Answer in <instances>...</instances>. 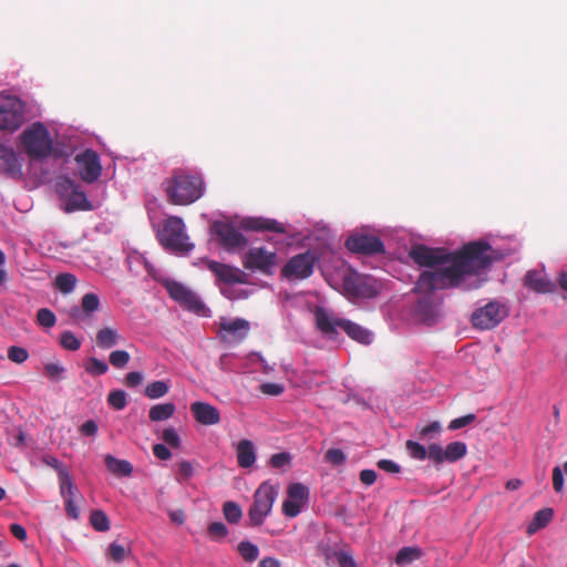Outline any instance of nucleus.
<instances>
[{
	"label": "nucleus",
	"instance_id": "nucleus-1",
	"mask_svg": "<svg viewBox=\"0 0 567 567\" xmlns=\"http://www.w3.org/2000/svg\"><path fill=\"white\" fill-rule=\"evenodd\" d=\"M494 259V250L488 243L471 241L456 251L449 264L421 272L413 291L430 296L435 290L458 287L466 276L476 275L486 269Z\"/></svg>",
	"mask_w": 567,
	"mask_h": 567
},
{
	"label": "nucleus",
	"instance_id": "nucleus-2",
	"mask_svg": "<svg viewBox=\"0 0 567 567\" xmlns=\"http://www.w3.org/2000/svg\"><path fill=\"white\" fill-rule=\"evenodd\" d=\"M167 202L175 206H187L198 200L204 194V179L197 173L174 169L163 182Z\"/></svg>",
	"mask_w": 567,
	"mask_h": 567
},
{
	"label": "nucleus",
	"instance_id": "nucleus-3",
	"mask_svg": "<svg viewBox=\"0 0 567 567\" xmlns=\"http://www.w3.org/2000/svg\"><path fill=\"white\" fill-rule=\"evenodd\" d=\"M158 243L168 251L187 255L194 249L186 234V227L183 219L178 216H168L165 218L156 234Z\"/></svg>",
	"mask_w": 567,
	"mask_h": 567
},
{
	"label": "nucleus",
	"instance_id": "nucleus-4",
	"mask_svg": "<svg viewBox=\"0 0 567 567\" xmlns=\"http://www.w3.org/2000/svg\"><path fill=\"white\" fill-rule=\"evenodd\" d=\"M27 154L32 158H45L52 153V141L44 124L33 123L20 135Z\"/></svg>",
	"mask_w": 567,
	"mask_h": 567
},
{
	"label": "nucleus",
	"instance_id": "nucleus-5",
	"mask_svg": "<svg viewBox=\"0 0 567 567\" xmlns=\"http://www.w3.org/2000/svg\"><path fill=\"white\" fill-rule=\"evenodd\" d=\"M340 291L350 300L358 298H373L378 295V288L373 285L371 278L361 276L351 268L341 272Z\"/></svg>",
	"mask_w": 567,
	"mask_h": 567
},
{
	"label": "nucleus",
	"instance_id": "nucleus-6",
	"mask_svg": "<svg viewBox=\"0 0 567 567\" xmlns=\"http://www.w3.org/2000/svg\"><path fill=\"white\" fill-rule=\"evenodd\" d=\"M277 491L268 483H262L254 494V502L248 511L250 526H260L270 514Z\"/></svg>",
	"mask_w": 567,
	"mask_h": 567
},
{
	"label": "nucleus",
	"instance_id": "nucleus-7",
	"mask_svg": "<svg viewBox=\"0 0 567 567\" xmlns=\"http://www.w3.org/2000/svg\"><path fill=\"white\" fill-rule=\"evenodd\" d=\"M24 122V103L11 95H0V130L14 132Z\"/></svg>",
	"mask_w": 567,
	"mask_h": 567
},
{
	"label": "nucleus",
	"instance_id": "nucleus-8",
	"mask_svg": "<svg viewBox=\"0 0 567 567\" xmlns=\"http://www.w3.org/2000/svg\"><path fill=\"white\" fill-rule=\"evenodd\" d=\"M278 255L275 250H268L265 247H251L243 257V266L250 271H258L270 276L277 266Z\"/></svg>",
	"mask_w": 567,
	"mask_h": 567
},
{
	"label": "nucleus",
	"instance_id": "nucleus-9",
	"mask_svg": "<svg viewBox=\"0 0 567 567\" xmlns=\"http://www.w3.org/2000/svg\"><path fill=\"white\" fill-rule=\"evenodd\" d=\"M507 315L508 310L506 306L493 300L477 308L471 316V322L476 329L489 330L497 327Z\"/></svg>",
	"mask_w": 567,
	"mask_h": 567
},
{
	"label": "nucleus",
	"instance_id": "nucleus-10",
	"mask_svg": "<svg viewBox=\"0 0 567 567\" xmlns=\"http://www.w3.org/2000/svg\"><path fill=\"white\" fill-rule=\"evenodd\" d=\"M409 256L416 265L430 269L449 264L452 258H454V254L446 252L444 249L440 248H430L425 245L412 247Z\"/></svg>",
	"mask_w": 567,
	"mask_h": 567
},
{
	"label": "nucleus",
	"instance_id": "nucleus-11",
	"mask_svg": "<svg viewBox=\"0 0 567 567\" xmlns=\"http://www.w3.org/2000/svg\"><path fill=\"white\" fill-rule=\"evenodd\" d=\"M163 285L166 288L169 297L185 309L195 313H200L205 309V305L202 302L198 296L186 288L184 285L169 279H166Z\"/></svg>",
	"mask_w": 567,
	"mask_h": 567
},
{
	"label": "nucleus",
	"instance_id": "nucleus-12",
	"mask_svg": "<svg viewBox=\"0 0 567 567\" xmlns=\"http://www.w3.org/2000/svg\"><path fill=\"white\" fill-rule=\"evenodd\" d=\"M212 231L226 250L241 249L248 244V239L230 223L216 220Z\"/></svg>",
	"mask_w": 567,
	"mask_h": 567
},
{
	"label": "nucleus",
	"instance_id": "nucleus-13",
	"mask_svg": "<svg viewBox=\"0 0 567 567\" xmlns=\"http://www.w3.org/2000/svg\"><path fill=\"white\" fill-rule=\"evenodd\" d=\"M467 454V445L464 442L455 441L445 447L437 443L430 444V461L439 466L444 462L455 463Z\"/></svg>",
	"mask_w": 567,
	"mask_h": 567
},
{
	"label": "nucleus",
	"instance_id": "nucleus-14",
	"mask_svg": "<svg viewBox=\"0 0 567 567\" xmlns=\"http://www.w3.org/2000/svg\"><path fill=\"white\" fill-rule=\"evenodd\" d=\"M317 258L311 251H306L291 257L282 268V275L288 279H306L313 272Z\"/></svg>",
	"mask_w": 567,
	"mask_h": 567
},
{
	"label": "nucleus",
	"instance_id": "nucleus-15",
	"mask_svg": "<svg viewBox=\"0 0 567 567\" xmlns=\"http://www.w3.org/2000/svg\"><path fill=\"white\" fill-rule=\"evenodd\" d=\"M74 159L78 164L79 174L83 182L91 184L100 177L102 166L96 152L85 150L78 154Z\"/></svg>",
	"mask_w": 567,
	"mask_h": 567
},
{
	"label": "nucleus",
	"instance_id": "nucleus-16",
	"mask_svg": "<svg viewBox=\"0 0 567 567\" xmlns=\"http://www.w3.org/2000/svg\"><path fill=\"white\" fill-rule=\"evenodd\" d=\"M206 268L212 271L217 281L226 285L247 284V275L239 268L218 262L216 260H205Z\"/></svg>",
	"mask_w": 567,
	"mask_h": 567
},
{
	"label": "nucleus",
	"instance_id": "nucleus-17",
	"mask_svg": "<svg viewBox=\"0 0 567 567\" xmlns=\"http://www.w3.org/2000/svg\"><path fill=\"white\" fill-rule=\"evenodd\" d=\"M346 247L357 254L375 255L384 251V245L377 236L352 235L346 240Z\"/></svg>",
	"mask_w": 567,
	"mask_h": 567
},
{
	"label": "nucleus",
	"instance_id": "nucleus-18",
	"mask_svg": "<svg viewBox=\"0 0 567 567\" xmlns=\"http://www.w3.org/2000/svg\"><path fill=\"white\" fill-rule=\"evenodd\" d=\"M221 339L226 342H241L249 332L250 323L246 319H221L219 323Z\"/></svg>",
	"mask_w": 567,
	"mask_h": 567
},
{
	"label": "nucleus",
	"instance_id": "nucleus-19",
	"mask_svg": "<svg viewBox=\"0 0 567 567\" xmlns=\"http://www.w3.org/2000/svg\"><path fill=\"white\" fill-rule=\"evenodd\" d=\"M524 286L536 293H551L556 284L551 281L544 270H528L524 277Z\"/></svg>",
	"mask_w": 567,
	"mask_h": 567
},
{
	"label": "nucleus",
	"instance_id": "nucleus-20",
	"mask_svg": "<svg viewBox=\"0 0 567 567\" xmlns=\"http://www.w3.org/2000/svg\"><path fill=\"white\" fill-rule=\"evenodd\" d=\"M0 173L12 178H20L22 175V165L17 153L12 147L0 143Z\"/></svg>",
	"mask_w": 567,
	"mask_h": 567
},
{
	"label": "nucleus",
	"instance_id": "nucleus-21",
	"mask_svg": "<svg viewBox=\"0 0 567 567\" xmlns=\"http://www.w3.org/2000/svg\"><path fill=\"white\" fill-rule=\"evenodd\" d=\"M316 326L323 334L333 338L338 334V328H342L344 319L333 317L327 309L317 307L315 310Z\"/></svg>",
	"mask_w": 567,
	"mask_h": 567
},
{
	"label": "nucleus",
	"instance_id": "nucleus-22",
	"mask_svg": "<svg viewBox=\"0 0 567 567\" xmlns=\"http://www.w3.org/2000/svg\"><path fill=\"white\" fill-rule=\"evenodd\" d=\"M243 228L251 231H272L276 234H286L287 229L284 224L272 218L266 217H247L241 221Z\"/></svg>",
	"mask_w": 567,
	"mask_h": 567
},
{
	"label": "nucleus",
	"instance_id": "nucleus-23",
	"mask_svg": "<svg viewBox=\"0 0 567 567\" xmlns=\"http://www.w3.org/2000/svg\"><path fill=\"white\" fill-rule=\"evenodd\" d=\"M190 412L195 420L203 425H215L220 422L219 411L212 404L196 401L190 404Z\"/></svg>",
	"mask_w": 567,
	"mask_h": 567
},
{
	"label": "nucleus",
	"instance_id": "nucleus-24",
	"mask_svg": "<svg viewBox=\"0 0 567 567\" xmlns=\"http://www.w3.org/2000/svg\"><path fill=\"white\" fill-rule=\"evenodd\" d=\"M65 190H70L71 194L66 200L65 209L68 212L73 210H86L91 208V205L86 198L84 192L79 190L78 186L70 179H65L61 185Z\"/></svg>",
	"mask_w": 567,
	"mask_h": 567
},
{
	"label": "nucleus",
	"instance_id": "nucleus-25",
	"mask_svg": "<svg viewBox=\"0 0 567 567\" xmlns=\"http://www.w3.org/2000/svg\"><path fill=\"white\" fill-rule=\"evenodd\" d=\"M100 308V298L96 293L89 292L85 293L81 299V307H73L70 310V317L73 320L80 321L84 317L91 316L93 312L97 311Z\"/></svg>",
	"mask_w": 567,
	"mask_h": 567
},
{
	"label": "nucleus",
	"instance_id": "nucleus-26",
	"mask_svg": "<svg viewBox=\"0 0 567 567\" xmlns=\"http://www.w3.org/2000/svg\"><path fill=\"white\" fill-rule=\"evenodd\" d=\"M352 340L358 341L362 344H370L372 341V334L365 328L354 323L350 320L344 319L341 328Z\"/></svg>",
	"mask_w": 567,
	"mask_h": 567
},
{
	"label": "nucleus",
	"instance_id": "nucleus-27",
	"mask_svg": "<svg viewBox=\"0 0 567 567\" xmlns=\"http://www.w3.org/2000/svg\"><path fill=\"white\" fill-rule=\"evenodd\" d=\"M122 340V336L115 328L104 327L96 332L95 342L100 349H111Z\"/></svg>",
	"mask_w": 567,
	"mask_h": 567
},
{
	"label": "nucleus",
	"instance_id": "nucleus-28",
	"mask_svg": "<svg viewBox=\"0 0 567 567\" xmlns=\"http://www.w3.org/2000/svg\"><path fill=\"white\" fill-rule=\"evenodd\" d=\"M238 465L243 468L252 466L256 461L254 444L249 440H243L237 446Z\"/></svg>",
	"mask_w": 567,
	"mask_h": 567
},
{
	"label": "nucleus",
	"instance_id": "nucleus-29",
	"mask_svg": "<svg viewBox=\"0 0 567 567\" xmlns=\"http://www.w3.org/2000/svg\"><path fill=\"white\" fill-rule=\"evenodd\" d=\"M104 461L107 470L117 476H130L133 472V466L128 461L118 460L112 455H106Z\"/></svg>",
	"mask_w": 567,
	"mask_h": 567
},
{
	"label": "nucleus",
	"instance_id": "nucleus-30",
	"mask_svg": "<svg viewBox=\"0 0 567 567\" xmlns=\"http://www.w3.org/2000/svg\"><path fill=\"white\" fill-rule=\"evenodd\" d=\"M175 410V404L171 402L155 404L150 409L148 417L153 422L165 421L174 415Z\"/></svg>",
	"mask_w": 567,
	"mask_h": 567
},
{
	"label": "nucleus",
	"instance_id": "nucleus-31",
	"mask_svg": "<svg viewBox=\"0 0 567 567\" xmlns=\"http://www.w3.org/2000/svg\"><path fill=\"white\" fill-rule=\"evenodd\" d=\"M554 512L551 508H543L537 511L533 520L527 526V533L533 534L537 529L545 527L551 520Z\"/></svg>",
	"mask_w": 567,
	"mask_h": 567
},
{
	"label": "nucleus",
	"instance_id": "nucleus-32",
	"mask_svg": "<svg viewBox=\"0 0 567 567\" xmlns=\"http://www.w3.org/2000/svg\"><path fill=\"white\" fill-rule=\"evenodd\" d=\"M422 550L419 547H403L401 548L395 557V563L399 566H405L412 561L421 558Z\"/></svg>",
	"mask_w": 567,
	"mask_h": 567
},
{
	"label": "nucleus",
	"instance_id": "nucleus-33",
	"mask_svg": "<svg viewBox=\"0 0 567 567\" xmlns=\"http://www.w3.org/2000/svg\"><path fill=\"white\" fill-rule=\"evenodd\" d=\"M168 383L166 381L158 380L148 383L144 390V394L151 400H156L166 395L168 393Z\"/></svg>",
	"mask_w": 567,
	"mask_h": 567
},
{
	"label": "nucleus",
	"instance_id": "nucleus-34",
	"mask_svg": "<svg viewBox=\"0 0 567 567\" xmlns=\"http://www.w3.org/2000/svg\"><path fill=\"white\" fill-rule=\"evenodd\" d=\"M405 449L409 453V455L417 461H424L425 458L430 460V445L425 447L424 445L420 444L419 442L408 440L405 442Z\"/></svg>",
	"mask_w": 567,
	"mask_h": 567
},
{
	"label": "nucleus",
	"instance_id": "nucleus-35",
	"mask_svg": "<svg viewBox=\"0 0 567 567\" xmlns=\"http://www.w3.org/2000/svg\"><path fill=\"white\" fill-rule=\"evenodd\" d=\"M288 497L306 505L309 498L308 487L301 483H292L287 489Z\"/></svg>",
	"mask_w": 567,
	"mask_h": 567
},
{
	"label": "nucleus",
	"instance_id": "nucleus-36",
	"mask_svg": "<svg viewBox=\"0 0 567 567\" xmlns=\"http://www.w3.org/2000/svg\"><path fill=\"white\" fill-rule=\"evenodd\" d=\"M76 277L70 272L60 274L55 278V287L62 293H70L76 285Z\"/></svg>",
	"mask_w": 567,
	"mask_h": 567
},
{
	"label": "nucleus",
	"instance_id": "nucleus-37",
	"mask_svg": "<svg viewBox=\"0 0 567 567\" xmlns=\"http://www.w3.org/2000/svg\"><path fill=\"white\" fill-rule=\"evenodd\" d=\"M58 476L60 482V493L62 497H66L69 495L75 496L78 493V488L74 486L68 470L60 471V474H58Z\"/></svg>",
	"mask_w": 567,
	"mask_h": 567
},
{
	"label": "nucleus",
	"instance_id": "nucleus-38",
	"mask_svg": "<svg viewBox=\"0 0 567 567\" xmlns=\"http://www.w3.org/2000/svg\"><path fill=\"white\" fill-rule=\"evenodd\" d=\"M90 524L97 532H106L110 529V519L101 509H95L91 513Z\"/></svg>",
	"mask_w": 567,
	"mask_h": 567
},
{
	"label": "nucleus",
	"instance_id": "nucleus-39",
	"mask_svg": "<svg viewBox=\"0 0 567 567\" xmlns=\"http://www.w3.org/2000/svg\"><path fill=\"white\" fill-rule=\"evenodd\" d=\"M237 549L245 561L252 563L258 558V547L248 540L240 542Z\"/></svg>",
	"mask_w": 567,
	"mask_h": 567
},
{
	"label": "nucleus",
	"instance_id": "nucleus-40",
	"mask_svg": "<svg viewBox=\"0 0 567 567\" xmlns=\"http://www.w3.org/2000/svg\"><path fill=\"white\" fill-rule=\"evenodd\" d=\"M223 514L226 518V520L230 524H237L241 517L243 512L239 505L235 502H226L223 505Z\"/></svg>",
	"mask_w": 567,
	"mask_h": 567
},
{
	"label": "nucleus",
	"instance_id": "nucleus-41",
	"mask_svg": "<svg viewBox=\"0 0 567 567\" xmlns=\"http://www.w3.org/2000/svg\"><path fill=\"white\" fill-rule=\"evenodd\" d=\"M85 371L92 377H99L105 374L109 371V365L106 362L91 357L85 363Z\"/></svg>",
	"mask_w": 567,
	"mask_h": 567
},
{
	"label": "nucleus",
	"instance_id": "nucleus-42",
	"mask_svg": "<svg viewBox=\"0 0 567 567\" xmlns=\"http://www.w3.org/2000/svg\"><path fill=\"white\" fill-rule=\"evenodd\" d=\"M107 403L113 409L121 411L127 404V395L123 390H113L107 395Z\"/></svg>",
	"mask_w": 567,
	"mask_h": 567
},
{
	"label": "nucleus",
	"instance_id": "nucleus-43",
	"mask_svg": "<svg viewBox=\"0 0 567 567\" xmlns=\"http://www.w3.org/2000/svg\"><path fill=\"white\" fill-rule=\"evenodd\" d=\"M131 360V355L125 350H114L109 355V361L115 369H123Z\"/></svg>",
	"mask_w": 567,
	"mask_h": 567
},
{
	"label": "nucleus",
	"instance_id": "nucleus-44",
	"mask_svg": "<svg viewBox=\"0 0 567 567\" xmlns=\"http://www.w3.org/2000/svg\"><path fill=\"white\" fill-rule=\"evenodd\" d=\"M37 322L44 328H52L56 322V318L50 309L41 308L37 312Z\"/></svg>",
	"mask_w": 567,
	"mask_h": 567
},
{
	"label": "nucleus",
	"instance_id": "nucleus-45",
	"mask_svg": "<svg viewBox=\"0 0 567 567\" xmlns=\"http://www.w3.org/2000/svg\"><path fill=\"white\" fill-rule=\"evenodd\" d=\"M60 343L65 350L76 351L81 347V341L71 331H64L60 337Z\"/></svg>",
	"mask_w": 567,
	"mask_h": 567
},
{
	"label": "nucleus",
	"instance_id": "nucleus-46",
	"mask_svg": "<svg viewBox=\"0 0 567 567\" xmlns=\"http://www.w3.org/2000/svg\"><path fill=\"white\" fill-rule=\"evenodd\" d=\"M127 553L123 545L112 543L107 549V557L115 563H121L125 559Z\"/></svg>",
	"mask_w": 567,
	"mask_h": 567
},
{
	"label": "nucleus",
	"instance_id": "nucleus-47",
	"mask_svg": "<svg viewBox=\"0 0 567 567\" xmlns=\"http://www.w3.org/2000/svg\"><path fill=\"white\" fill-rule=\"evenodd\" d=\"M8 358L10 361L21 364L25 362L29 358V353L27 349L18 346H11L8 349Z\"/></svg>",
	"mask_w": 567,
	"mask_h": 567
},
{
	"label": "nucleus",
	"instance_id": "nucleus-48",
	"mask_svg": "<svg viewBox=\"0 0 567 567\" xmlns=\"http://www.w3.org/2000/svg\"><path fill=\"white\" fill-rule=\"evenodd\" d=\"M208 535L213 540H219L227 536L228 529L226 525L221 522H214L208 525L207 528Z\"/></svg>",
	"mask_w": 567,
	"mask_h": 567
},
{
	"label": "nucleus",
	"instance_id": "nucleus-49",
	"mask_svg": "<svg viewBox=\"0 0 567 567\" xmlns=\"http://www.w3.org/2000/svg\"><path fill=\"white\" fill-rule=\"evenodd\" d=\"M442 431L441 423L439 421H433L430 424L423 426L419 430L420 439H433L439 435Z\"/></svg>",
	"mask_w": 567,
	"mask_h": 567
},
{
	"label": "nucleus",
	"instance_id": "nucleus-50",
	"mask_svg": "<svg viewBox=\"0 0 567 567\" xmlns=\"http://www.w3.org/2000/svg\"><path fill=\"white\" fill-rule=\"evenodd\" d=\"M194 475L193 464L188 461H182L178 464V472L176 476V481L182 483L184 481L189 480Z\"/></svg>",
	"mask_w": 567,
	"mask_h": 567
},
{
	"label": "nucleus",
	"instance_id": "nucleus-51",
	"mask_svg": "<svg viewBox=\"0 0 567 567\" xmlns=\"http://www.w3.org/2000/svg\"><path fill=\"white\" fill-rule=\"evenodd\" d=\"M303 506V504H299L297 501L288 497L282 504V512L288 517H296Z\"/></svg>",
	"mask_w": 567,
	"mask_h": 567
},
{
	"label": "nucleus",
	"instance_id": "nucleus-52",
	"mask_svg": "<svg viewBox=\"0 0 567 567\" xmlns=\"http://www.w3.org/2000/svg\"><path fill=\"white\" fill-rule=\"evenodd\" d=\"M475 419H476L475 414H466L461 417H456V419L452 420L447 427L451 431H456L464 426L470 425L471 423H473L475 421Z\"/></svg>",
	"mask_w": 567,
	"mask_h": 567
},
{
	"label": "nucleus",
	"instance_id": "nucleus-53",
	"mask_svg": "<svg viewBox=\"0 0 567 567\" xmlns=\"http://www.w3.org/2000/svg\"><path fill=\"white\" fill-rule=\"evenodd\" d=\"M162 440L171 447H178L181 444L179 435L175 429L168 427L163 431Z\"/></svg>",
	"mask_w": 567,
	"mask_h": 567
},
{
	"label": "nucleus",
	"instance_id": "nucleus-54",
	"mask_svg": "<svg viewBox=\"0 0 567 567\" xmlns=\"http://www.w3.org/2000/svg\"><path fill=\"white\" fill-rule=\"evenodd\" d=\"M324 460L333 465H341L346 462V454L339 449H330L327 451Z\"/></svg>",
	"mask_w": 567,
	"mask_h": 567
},
{
	"label": "nucleus",
	"instance_id": "nucleus-55",
	"mask_svg": "<svg viewBox=\"0 0 567 567\" xmlns=\"http://www.w3.org/2000/svg\"><path fill=\"white\" fill-rule=\"evenodd\" d=\"M45 374L52 380H59L64 373V368L55 362H50L44 365Z\"/></svg>",
	"mask_w": 567,
	"mask_h": 567
},
{
	"label": "nucleus",
	"instance_id": "nucleus-56",
	"mask_svg": "<svg viewBox=\"0 0 567 567\" xmlns=\"http://www.w3.org/2000/svg\"><path fill=\"white\" fill-rule=\"evenodd\" d=\"M284 390V385L279 383L267 382L260 385L261 393L272 396L281 394Z\"/></svg>",
	"mask_w": 567,
	"mask_h": 567
},
{
	"label": "nucleus",
	"instance_id": "nucleus-57",
	"mask_svg": "<svg viewBox=\"0 0 567 567\" xmlns=\"http://www.w3.org/2000/svg\"><path fill=\"white\" fill-rule=\"evenodd\" d=\"M290 462V455L286 452L274 454L270 457V465L275 468H281L289 464Z\"/></svg>",
	"mask_w": 567,
	"mask_h": 567
},
{
	"label": "nucleus",
	"instance_id": "nucleus-58",
	"mask_svg": "<svg viewBox=\"0 0 567 567\" xmlns=\"http://www.w3.org/2000/svg\"><path fill=\"white\" fill-rule=\"evenodd\" d=\"M553 487L556 493H560L564 488V474L560 466L553 468Z\"/></svg>",
	"mask_w": 567,
	"mask_h": 567
},
{
	"label": "nucleus",
	"instance_id": "nucleus-59",
	"mask_svg": "<svg viewBox=\"0 0 567 567\" xmlns=\"http://www.w3.org/2000/svg\"><path fill=\"white\" fill-rule=\"evenodd\" d=\"M64 498V502H65V511H66V514L70 518L72 519H78L79 518V515H80V512H79V508L78 506L75 505V502H74V498L75 496H66V497H63Z\"/></svg>",
	"mask_w": 567,
	"mask_h": 567
},
{
	"label": "nucleus",
	"instance_id": "nucleus-60",
	"mask_svg": "<svg viewBox=\"0 0 567 567\" xmlns=\"http://www.w3.org/2000/svg\"><path fill=\"white\" fill-rule=\"evenodd\" d=\"M143 380H144V375L142 372L132 371L125 375L124 382H125L126 386L135 388V386L140 385L143 382Z\"/></svg>",
	"mask_w": 567,
	"mask_h": 567
},
{
	"label": "nucleus",
	"instance_id": "nucleus-61",
	"mask_svg": "<svg viewBox=\"0 0 567 567\" xmlns=\"http://www.w3.org/2000/svg\"><path fill=\"white\" fill-rule=\"evenodd\" d=\"M377 465L380 470L391 474H395L401 471L400 465L392 460H380Z\"/></svg>",
	"mask_w": 567,
	"mask_h": 567
},
{
	"label": "nucleus",
	"instance_id": "nucleus-62",
	"mask_svg": "<svg viewBox=\"0 0 567 567\" xmlns=\"http://www.w3.org/2000/svg\"><path fill=\"white\" fill-rule=\"evenodd\" d=\"M153 454L161 461L169 460L172 456L171 451L165 444H155L153 446Z\"/></svg>",
	"mask_w": 567,
	"mask_h": 567
},
{
	"label": "nucleus",
	"instance_id": "nucleus-63",
	"mask_svg": "<svg viewBox=\"0 0 567 567\" xmlns=\"http://www.w3.org/2000/svg\"><path fill=\"white\" fill-rule=\"evenodd\" d=\"M360 481L365 485H372L377 481V473L373 470H362Z\"/></svg>",
	"mask_w": 567,
	"mask_h": 567
},
{
	"label": "nucleus",
	"instance_id": "nucleus-64",
	"mask_svg": "<svg viewBox=\"0 0 567 567\" xmlns=\"http://www.w3.org/2000/svg\"><path fill=\"white\" fill-rule=\"evenodd\" d=\"M337 560L340 567H357V564L352 556L347 553H340L337 556Z\"/></svg>",
	"mask_w": 567,
	"mask_h": 567
}]
</instances>
